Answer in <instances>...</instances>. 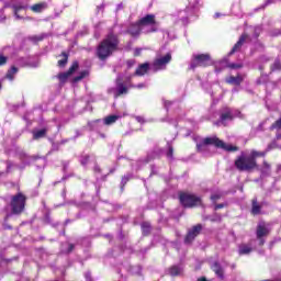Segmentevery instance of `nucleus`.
I'll list each match as a JSON object with an SVG mask.
<instances>
[{"instance_id": "de8ad7c7", "label": "nucleus", "mask_w": 281, "mask_h": 281, "mask_svg": "<svg viewBox=\"0 0 281 281\" xmlns=\"http://www.w3.org/2000/svg\"><path fill=\"white\" fill-rule=\"evenodd\" d=\"M15 18L21 19V16L19 15V9H15Z\"/></svg>"}, {"instance_id": "ddd939ff", "label": "nucleus", "mask_w": 281, "mask_h": 281, "mask_svg": "<svg viewBox=\"0 0 281 281\" xmlns=\"http://www.w3.org/2000/svg\"><path fill=\"white\" fill-rule=\"evenodd\" d=\"M128 93V88L122 82V77H117L116 79V92L114 94L115 98H120V95H124Z\"/></svg>"}, {"instance_id": "aec40b11", "label": "nucleus", "mask_w": 281, "mask_h": 281, "mask_svg": "<svg viewBox=\"0 0 281 281\" xmlns=\"http://www.w3.org/2000/svg\"><path fill=\"white\" fill-rule=\"evenodd\" d=\"M120 115H110L106 116L103 121V124H105L106 126H111V124H115L117 122V120H120Z\"/></svg>"}, {"instance_id": "473e14b6", "label": "nucleus", "mask_w": 281, "mask_h": 281, "mask_svg": "<svg viewBox=\"0 0 281 281\" xmlns=\"http://www.w3.org/2000/svg\"><path fill=\"white\" fill-rule=\"evenodd\" d=\"M271 131L277 130L280 131L281 128V119L277 120L272 125H271Z\"/></svg>"}, {"instance_id": "c9c22d12", "label": "nucleus", "mask_w": 281, "mask_h": 281, "mask_svg": "<svg viewBox=\"0 0 281 281\" xmlns=\"http://www.w3.org/2000/svg\"><path fill=\"white\" fill-rule=\"evenodd\" d=\"M221 196V193H214L213 195H211V201H213V203H216V201H218Z\"/></svg>"}, {"instance_id": "864d4df0", "label": "nucleus", "mask_w": 281, "mask_h": 281, "mask_svg": "<svg viewBox=\"0 0 281 281\" xmlns=\"http://www.w3.org/2000/svg\"><path fill=\"white\" fill-rule=\"evenodd\" d=\"M215 71H217V72L221 71V69H218V66H216Z\"/></svg>"}, {"instance_id": "dca6fc26", "label": "nucleus", "mask_w": 281, "mask_h": 281, "mask_svg": "<svg viewBox=\"0 0 281 281\" xmlns=\"http://www.w3.org/2000/svg\"><path fill=\"white\" fill-rule=\"evenodd\" d=\"M148 69H150V65L148 63L142 64L135 71V76H146L148 74Z\"/></svg>"}, {"instance_id": "a878e982", "label": "nucleus", "mask_w": 281, "mask_h": 281, "mask_svg": "<svg viewBox=\"0 0 281 281\" xmlns=\"http://www.w3.org/2000/svg\"><path fill=\"white\" fill-rule=\"evenodd\" d=\"M136 26L138 27H142V22L139 21L138 23L136 24H132L128 29V33L132 34V36H139V33H133V32H136Z\"/></svg>"}, {"instance_id": "f257e3e1", "label": "nucleus", "mask_w": 281, "mask_h": 281, "mask_svg": "<svg viewBox=\"0 0 281 281\" xmlns=\"http://www.w3.org/2000/svg\"><path fill=\"white\" fill-rule=\"evenodd\" d=\"M120 42L117 41V36L114 34H109L99 45L97 49V54L100 60H104L109 58L113 54V52H117V45Z\"/></svg>"}, {"instance_id": "c756f323", "label": "nucleus", "mask_w": 281, "mask_h": 281, "mask_svg": "<svg viewBox=\"0 0 281 281\" xmlns=\"http://www.w3.org/2000/svg\"><path fill=\"white\" fill-rule=\"evenodd\" d=\"M252 214H260V206L258 205V200H252Z\"/></svg>"}, {"instance_id": "a19ab883", "label": "nucleus", "mask_w": 281, "mask_h": 281, "mask_svg": "<svg viewBox=\"0 0 281 281\" xmlns=\"http://www.w3.org/2000/svg\"><path fill=\"white\" fill-rule=\"evenodd\" d=\"M80 161L82 166H87V162L89 161V156H85Z\"/></svg>"}, {"instance_id": "5fc2aeb1", "label": "nucleus", "mask_w": 281, "mask_h": 281, "mask_svg": "<svg viewBox=\"0 0 281 281\" xmlns=\"http://www.w3.org/2000/svg\"><path fill=\"white\" fill-rule=\"evenodd\" d=\"M101 137H104V134H101Z\"/></svg>"}, {"instance_id": "09e8293b", "label": "nucleus", "mask_w": 281, "mask_h": 281, "mask_svg": "<svg viewBox=\"0 0 281 281\" xmlns=\"http://www.w3.org/2000/svg\"><path fill=\"white\" fill-rule=\"evenodd\" d=\"M137 89H144V83L138 85Z\"/></svg>"}, {"instance_id": "412c9836", "label": "nucleus", "mask_w": 281, "mask_h": 281, "mask_svg": "<svg viewBox=\"0 0 281 281\" xmlns=\"http://www.w3.org/2000/svg\"><path fill=\"white\" fill-rule=\"evenodd\" d=\"M226 82L228 85H240V82H243V78L240 77V75H237L236 77L231 76L226 78Z\"/></svg>"}, {"instance_id": "e433bc0d", "label": "nucleus", "mask_w": 281, "mask_h": 281, "mask_svg": "<svg viewBox=\"0 0 281 281\" xmlns=\"http://www.w3.org/2000/svg\"><path fill=\"white\" fill-rule=\"evenodd\" d=\"M273 71L281 69V63L280 60H276L273 66H272Z\"/></svg>"}, {"instance_id": "79ce46f5", "label": "nucleus", "mask_w": 281, "mask_h": 281, "mask_svg": "<svg viewBox=\"0 0 281 281\" xmlns=\"http://www.w3.org/2000/svg\"><path fill=\"white\" fill-rule=\"evenodd\" d=\"M128 176H124L123 178H122V186H126V183L128 182Z\"/></svg>"}, {"instance_id": "7c9ffc66", "label": "nucleus", "mask_w": 281, "mask_h": 281, "mask_svg": "<svg viewBox=\"0 0 281 281\" xmlns=\"http://www.w3.org/2000/svg\"><path fill=\"white\" fill-rule=\"evenodd\" d=\"M170 276H179L181 273V268L178 266H173L169 270Z\"/></svg>"}, {"instance_id": "49530a36", "label": "nucleus", "mask_w": 281, "mask_h": 281, "mask_svg": "<svg viewBox=\"0 0 281 281\" xmlns=\"http://www.w3.org/2000/svg\"><path fill=\"white\" fill-rule=\"evenodd\" d=\"M171 102L170 101H165V108L168 109L170 106Z\"/></svg>"}, {"instance_id": "3c124183", "label": "nucleus", "mask_w": 281, "mask_h": 281, "mask_svg": "<svg viewBox=\"0 0 281 281\" xmlns=\"http://www.w3.org/2000/svg\"><path fill=\"white\" fill-rule=\"evenodd\" d=\"M221 16V13H215V19H218Z\"/></svg>"}, {"instance_id": "ea45409f", "label": "nucleus", "mask_w": 281, "mask_h": 281, "mask_svg": "<svg viewBox=\"0 0 281 281\" xmlns=\"http://www.w3.org/2000/svg\"><path fill=\"white\" fill-rule=\"evenodd\" d=\"M172 153H173V149H172L171 146H169V149H168V151H167V158H168V159H172Z\"/></svg>"}, {"instance_id": "a211bd4d", "label": "nucleus", "mask_w": 281, "mask_h": 281, "mask_svg": "<svg viewBox=\"0 0 281 281\" xmlns=\"http://www.w3.org/2000/svg\"><path fill=\"white\" fill-rule=\"evenodd\" d=\"M272 148H273V145H269L266 151H256V150H252V151L250 153V155H248V156H250V158H254L255 161H256V158H257V157H265V156L267 155V153H269V150H271Z\"/></svg>"}, {"instance_id": "4468645a", "label": "nucleus", "mask_w": 281, "mask_h": 281, "mask_svg": "<svg viewBox=\"0 0 281 281\" xmlns=\"http://www.w3.org/2000/svg\"><path fill=\"white\" fill-rule=\"evenodd\" d=\"M77 69H78V61H75L68 71L61 72L58 75V79L60 80V82H67V79L69 78V76H71V74H74V71H76Z\"/></svg>"}, {"instance_id": "393cba45", "label": "nucleus", "mask_w": 281, "mask_h": 281, "mask_svg": "<svg viewBox=\"0 0 281 281\" xmlns=\"http://www.w3.org/2000/svg\"><path fill=\"white\" fill-rule=\"evenodd\" d=\"M47 8V3L43 2V3H37L31 7V10L33 12H43V10H45Z\"/></svg>"}, {"instance_id": "2eb2a0df", "label": "nucleus", "mask_w": 281, "mask_h": 281, "mask_svg": "<svg viewBox=\"0 0 281 281\" xmlns=\"http://www.w3.org/2000/svg\"><path fill=\"white\" fill-rule=\"evenodd\" d=\"M211 269H212V271H214V273L217 276V278H220V280H224L225 273H224L223 267H221V263L214 262L212 265Z\"/></svg>"}, {"instance_id": "1a4fd4ad", "label": "nucleus", "mask_w": 281, "mask_h": 281, "mask_svg": "<svg viewBox=\"0 0 281 281\" xmlns=\"http://www.w3.org/2000/svg\"><path fill=\"white\" fill-rule=\"evenodd\" d=\"M207 65H210V55H193V58L190 64V69H196V67H207Z\"/></svg>"}, {"instance_id": "cd10ccee", "label": "nucleus", "mask_w": 281, "mask_h": 281, "mask_svg": "<svg viewBox=\"0 0 281 281\" xmlns=\"http://www.w3.org/2000/svg\"><path fill=\"white\" fill-rule=\"evenodd\" d=\"M270 172H271V166L267 161H265L261 168V173L263 177H267V175H270Z\"/></svg>"}, {"instance_id": "4d7b16f0", "label": "nucleus", "mask_w": 281, "mask_h": 281, "mask_svg": "<svg viewBox=\"0 0 281 281\" xmlns=\"http://www.w3.org/2000/svg\"><path fill=\"white\" fill-rule=\"evenodd\" d=\"M0 89H1V83H0Z\"/></svg>"}, {"instance_id": "8fccbe9b", "label": "nucleus", "mask_w": 281, "mask_h": 281, "mask_svg": "<svg viewBox=\"0 0 281 281\" xmlns=\"http://www.w3.org/2000/svg\"><path fill=\"white\" fill-rule=\"evenodd\" d=\"M269 3H271V0H268L262 8H265L266 5H269Z\"/></svg>"}, {"instance_id": "b1692460", "label": "nucleus", "mask_w": 281, "mask_h": 281, "mask_svg": "<svg viewBox=\"0 0 281 281\" xmlns=\"http://www.w3.org/2000/svg\"><path fill=\"white\" fill-rule=\"evenodd\" d=\"M47 135V130L42 128L33 132V139H41Z\"/></svg>"}, {"instance_id": "72a5a7b5", "label": "nucleus", "mask_w": 281, "mask_h": 281, "mask_svg": "<svg viewBox=\"0 0 281 281\" xmlns=\"http://www.w3.org/2000/svg\"><path fill=\"white\" fill-rule=\"evenodd\" d=\"M43 38H45V35H35L31 37V41H33V43H38L40 41H43Z\"/></svg>"}, {"instance_id": "c85d7f7f", "label": "nucleus", "mask_w": 281, "mask_h": 281, "mask_svg": "<svg viewBox=\"0 0 281 281\" xmlns=\"http://www.w3.org/2000/svg\"><path fill=\"white\" fill-rule=\"evenodd\" d=\"M209 221L212 223H221L223 221V217L218 213H214L212 216L209 217Z\"/></svg>"}, {"instance_id": "37998d69", "label": "nucleus", "mask_w": 281, "mask_h": 281, "mask_svg": "<svg viewBox=\"0 0 281 281\" xmlns=\"http://www.w3.org/2000/svg\"><path fill=\"white\" fill-rule=\"evenodd\" d=\"M74 247H75L74 244H69L67 254H71V251H74Z\"/></svg>"}, {"instance_id": "a18cd8bd", "label": "nucleus", "mask_w": 281, "mask_h": 281, "mask_svg": "<svg viewBox=\"0 0 281 281\" xmlns=\"http://www.w3.org/2000/svg\"><path fill=\"white\" fill-rule=\"evenodd\" d=\"M223 207H225V204H216L214 210H223Z\"/></svg>"}, {"instance_id": "f3484780", "label": "nucleus", "mask_w": 281, "mask_h": 281, "mask_svg": "<svg viewBox=\"0 0 281 281\" xmlns=\"http://www.w3.org/2000/svg\"><path fill=\"white\" fill-rule=\"evenodd\" d=\"M245 41H247L246 34L240 36L238 42L234 45L233 49L231 50L229 55L235 54V52H238V49H240V47H243V43H245Z\"/></svg>"}, {"instance_id": "20e7f679", "label": "nucleus", "mask_w": 281, "mask_h": 281, "mask_svg": "<svg viewBox=\"0 0 281 281\" xmlns=\"http://www.w3.org/2000/svg\"><path fill=\"white\" fill-rule=\"evenodd\" d=\"M257 166L258 162H256V159L245 153H241V155L235 160V168H237L239 172H251V170Z\"/></svg>"}, {"instance_id": "6e6552de", "label": "nucleus", "mask_w": 281, "mask_h": 281, "mask_svg": "<svg viewBox=\"0 0 281 281\" xmlns=\"http://www.w3.org/2000/svg\"><path fill=\"white\" fill-rule=\"evenodd\" d=\"M180 203L184 207H194L196 205H201V198L194 194L182 193L180 194Z\"/></svg>"}, {"instance_id": "f704fd0d", "label": "nucleus", "mask_w": 281, "mask_h": 281, "mask_svg": "<svg viewBox=\"0 0 281 281\" xmlns=\"http://www.w3.org/2000/svg\"><path fill=\"white\" fill-rule=\"evenodd\" d=\"M8 63V57L0 53V67H3Z\"/></svg>"}, {"instance_id": "423d86ee", "label": "nucleus", "mask_w": 281, "mask_h": 281, "mask_svg": "<svg viewBox=\"0 0 281 281\" xmlns=\"http://www.w3.org/2000/svg\"><path fill=\"white\" fill-rule=\"evenodd\" d=\"M26 198L23 193H18L11 199V212L12 214H21L25 210Z\"/></svg>"}, {"instance_id": "39448f33", "label": "nucleus", "mask_w": 281, "mask_h": 281, "mask_svg": "<svg viewBox=\"0 0 281 281\" xmlns=\"http://www.w3.org/2000/svg\"><path fill=\"white\" fill-rule=\"evenodd\" d=\"M136 31L133 34H150L157 32V22L154 14H148L140 19V26H135Z\"/></svg>"}, {"instance_id": "6ab92c4d", "label": "nucleus", "mask_w": 281, "mask_h": 281, "mask_svg": "<svg viewBox=\"0 0 281 281\" xmlns=\"http://www.w3.org/2000/svg\"><path fill=\"white\" fill-rule=\"evenodd\" d=\"M220 67H222V68L229 67V69H240V67H243V65L229 64V61H227V59H224V60L220 61Z\"/></svg>"}, {"instance_id": "4c0bfd02", "label": "nucleus", "mask_w": 281, "mask_h": 281, "mask_svg": "<svg viewBox=\"0 0 281 281\" xmlns=\"http://www.w3.org/2000/svg\"><path fill=\"white\" fill-rule=\"evenodd\" d=\"M65 58L58 61L59 67H65L67 65V55H64Z\"/></svg>"}, {"instance_id": "9b49d317", "label": "nucleus", "mask_w": 281, "mask_h": 281, "mask_svg": "<svg viewBox=\"0 0 281 281\" xmlns=\"http://www.w3.org/2000/svg\"><path fill=\"white\" fill-rule=\"evenodd\" d=\"M256 236H257L258 245L262 247V245H265V238L269 236V227L265 222H261L257 225Z\"/></svg>"}, {"instance_id": "2f4dec72", "label": "nucleus", "mask_w": 281, "mask_h": 281, "mask_svg": "<svg viewBox=\"0 0 281 281\" xmlns=\"http://www.w3.org/2000/svg\"><path fill=\"white\" fill-rule=\"evenodd\" d=\"M143 234H149L150 233V224L149 223H143L142 224Z\"/></svg>"}, {"instance_id": "bb28decb", "label": "nucleus", "mask_w": 281, "mask_h": 281, "mask_svg": "<svg viewBox=\"0 0 281 281\" xmlns=\"http://www.w3.org/2000/svg\"><path fill=\"white\" fill-rule=\"evenodd\" d=\"M87 76H89V70H83L79 74V76L72 79V82H80V80H83V78H87Z\"/></svg>"}, {"instance_id": "0eeeda50", "label": "nucleus", "mask_w": 281, "mask_h": 281, "mask_svg": "<svg viewBox=\"0 0 281 281\" xmlns=\"http://www.w3.org/2000/svg\"><path fill=\"white\" fill-rule=\"evenodd\" d=\"M234 117H240V111L233 110L229 108H224L222 110L220 122L217 123V125L220 126V124H222L223 126H225L227 122H232Z\"/></svg>"}, {"instance_id": "f8f14e48", "label": "nucleus", "mask_w": 281, "mask_h": 281, "mask_svg": "<svg viewBox=\"0 0 281 281\" xmlns=\"http://www.w3.org/2000/svg\"><path fill=\"white\" fill-rule=\"evenodd\" d=\"M201 229H203V227L201 226V224H198V225L193 226V227L189 231L188 235L186 236L184 243H187V244L192 243V240H193L194 238H196V236H199V234H201Z\"/></svg>"}, {"instance_id": "9d476101", "label": "nucleus", "mask_w": 281, "mask_h": 281, "mask_svg": "<svg viewBox=\"0 0 281 281\" xmlns=\"http://www.w3.org/2000/svg\"><path fill=\"white\" fill-rule=\"evenodd\" d=\"M170 60H172V55L170 53H168L167 55L157 58L153 63L150 69L153 71H161V70L166 69V65H168V63H170Z\"/></svg>"}, {"instance_id": "58836bf2", "label": "nucleus", "mask_w": 281, "mask_h": 281, "mask_svg": "<svg viewBox=\"0 0 281 281\" xmlns=\"http://www.w3.org/2000/svg\"><path fill=\"white\" fill-rule=\"evenodd\" d=\"M136 122H138L139 124H144L146 123V120H144V116H135Z\"/></svg>"}, {"instance_id": "4be33fe9", "label": "nucleus", "mask_w": 281, "mask_h": 281, "mask_svg": "<svg viewBox=\"0 0 281 281\" xmlns=\"http://www.w3.org/2000/svg\"><path fill=\"white\" fill-rule=\"evenodd\" d=\"M239 256H247V254H251L252 249L249 245L243 244L239 246Z\"/></svg>"}, {"instance_id": "f03ea898", "label": "nucleus", "mask_w": 281, "mask_h": 281, "mask_svg": "<svg viewBox=\"0 0 281 281\" xmlns=\"http://www.w3.org/2000/svg\"><path fill=\"white\" fill-rule=\"evenodd\" d=\"M210 146H216V148H222L228 153H235L238 150V147L225 144L223 140L218 139V137H206L196 144L199 153H205V150H209Z\"/></svg>"}, {"instance_id": "6e6d98bb", "label": "nucleus", "mask_w": 281, "mask_h": 281, "mask_svg": "<svg viewBox=\"0 0 281 281\" xmlns=\"http://www.w3.org/2000/svg\"><path fill=\"white\" fill-rule=\"evenodd\" d=\"M235 267H236V266H234V265L232 266L233 269H234Z\"/></svg>"}, {"instance_id": "c03bdc74", "label": "nucleus", "mask_w": 281, "mask_h": 281, "mask_svg": "<svg viewBox=\"0 0 281 281\" xmlns=\"http://www.w3.org/2000/svg\"><path fill=\"white\" fill-rule=\"evenodd\" d=\"M133 65H135V60H133V59L127 60L128 68L133 67Z\"/></svg>"}, {"instance_id": "5701e85b", "label": "nucleus", "mask_w": 281, "mask_h": 281, "mask_svg": "<svg viewBox=\"0 0 281 281\" xmlns=\"http://www.w3.org/2000/svg\"><path fill=\"white\" fill-rule=\"evenodd\" d=\"M16 74H19V68L12 66L11 69L8 70L5 78H8V80H14V76H16Z\"/></svg>"}, {"instance_id": "603ef678", "label": "nucleus", "mask_w": 281, "mask_h": 281, "mask_svg": "<svg viewBox=\"0 0 281 281\" xmlns=\"http://www.w3.org/2000/svg\"><path fill=\"white\" fill-rule=\"evenodd\" d=\"M198 281H209V280L205 279V278H201V279H199Z\"/></svg>"}, {"instance_id": "7ed1b4c3", "label": "nucleus", "mask_w": 281, "mask_h": 281, "mask_svg": "<svg viewBox=\"0 0 281 281\" xmlns=\"http://www.w3.org/2000/svg\"><path fill=\"white\" fill-rule=\"evenodd\" d=\"M19 159L21 164H13L12 161L8 160L4 162L5 165V170L0 172V175H10L12 170H21L23 171L24 168H27L30 164H32L33 159H36L34 156H27L24 151H21L19 154Z\"/></svg>"}]
</instances>
